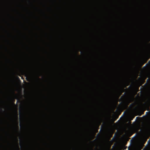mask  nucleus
<instances>
[{
    "instance_id": "1",
    "label": "nucleus",
    "mask_w": 150,
    "mask_h": 150,
    "mask_svg": "<svg viewBox=\"0 0 150 150\" xmlns=\"http://www.w3.org/2000/svg\"><path fill=\"white\" fill-rule=\"evenodd\" d=\"M129 93L127 92H125L124 94L122 96L119 100V101L121 103H125L127 100Z\"/></svg>"
},
{
    "instance_id": "2",
    "label": "nucleus",
    "mask_w": 150,
    "mask_h": 150,
    "mask_svg": "<svg viewBox=\"0 0 150 150\" xmlns=\"http://www.w3.org/2000/svg\"><path fill=\"white\" fill-rule=\"evenodd\" d=\"M132 88V87L131 86H129V87H128V88H129V89H131V88Z\"/></svg>"
},
{
    "instance_id": "3",
    "label": "nucleus",
    "mask_w": 150,
    "mask_h": 150,
    "mask_svg": "<svg viewBox=\"0 0 150 150\" xmlns=\"http://www.w3.org/2000/svg\"><path fill=\"white\" fill-rule=\"evenodd\" d=\"M149 112H146V114L147 115L148 113H149Z\"/></svg>"
},
{
    "instance_id": "4",
    "label": "nucleus",
    "mask_w": 150,
    "mask_h": 150,
    "mask_svg": "<svg viewBox=\"0 0 150 150\" xmlns=\"http://www.w3.org/2000/svg\"><path fill=\"white\" fill-rule=\"evenodd\" d=\"M37 78L39 80H40V79L38 77H37Z\"/></svg>"
},
{
    "instance_id": "5",
    "label": "nucleus",
    "mask_w": 150,
    "mask_h": 150,
    "mask_svg": "<svg viewBox=\"0 0 150 150\" xmlns=\"http://www.w3.org/2000/svg\"><path fill=\"white\" fill-rule=\"evenodd\" d=\"M96 141V139L94 140L92 142H95Z\"/></svg>"
},
{
    "instance_id": "6",
    "label": "nucleus",
    "mask_w": 150,
    "mask_h": 150,
    "mask_svg": "<svg viewBox=\"0 0 150 150\" xmlns=\"http://www.w3.org/2000/svg\"><path fill=\"white\" fill-rule=\"evenodd\" d=\"M118 117H119V116H118H118H117V117H116V119L118 118Z\"/></svg>"
},
{
    "instance_id": "7",
    "label": "nucleus",
    "mask_w": 150,
    "mask_h": 150,
    "mask_svg": "<svg viewBox=\"0 0 150 150\" xmlns=\"http://www.w3.org/2000/svg\"><path fill=\"white\" fill-rule=\"evenodd\" d=\"M150 141V139L148 141V143H149V142Z\"/></svg>"
},
{
    "instance_id": "8",
    "label": "nucleus",
    "mask_w": 150,
    "mask_h": 150,
    "mask_svg": "<svg viewBox=\"0 0 150 150\" xmlns=\"http://www.w3.org/2000/svg\"><path fill=\"white\" fill-rule=\"evenodd\" d=\"M102 131V129H101L100 130V132H101Z\"/></svg>"
},
{
    "instance_id": "9",
    "label": "nucleus",
    "mask_w": 150,
    "mask_h": 150,
    "mask_svg": "<svg viewBox=\"0 0 150 150\" xmlns=\"http://www.w3.org/2000/svg\"><path fill=\"white\" fill-rule=\"evenodd\" d=\"M20 126L21 127V124H20Z\"/></svg>"
},
{
    "instance_id": "10",
    "label": "nucleus",
    "mask_w": 150,
    "mask_h": 150,
    "mask_svg": "<svg viewBox=\"0 0 150 150\" xmlns=\"http://www.w3.org/2000/svg\"><path fill=\"white\" fill-rule=\"evenodd\" d=\"M18 150H19V147L18 146Z\"/></svg>"
},
{
    "instance_id": "11",
    "label": "nucleus",
    "mask_w": 150,
    "mask_h": 150,
    "mask_svg": "<svg viewBox=\"0 0 150 150\" xmlns=\"http://www.w3.org/2000/svg\"><path fill=\"white\" fill-rule=\"evenodd\" d=\"M17 127V128H18V129H19L18 127V126Z\"/></svg>"
},
{
    "instance_id": "12",
    "label": "nucleus",
    "mask_w": 150,
    "mask_h": 150,
    "mask_svg": "<svg viewBox=\"0 0 150 150\" xmlns=\"http://www.w3.org/2000/svg\"><path fill=\"white\" fill-rule=\"evenodd\" d=\"M125 90H127V88H126V89H125Z\"/></svg>"
},
{
    "instance_id": "13",
    "label": "nucleus",
    "mask_w": 150,
    "mask_h": 150,
    "mask_svg": "<svg viewBox=\"0 0 150 150\" xmlns=\"http://www.w3.org/2000/svg\"><path fill=\"white\" fill-rule=\"evenodd\" d=\"M16 117H17V118H18V117L17 116H16Z\"/></svg>"
},
{
    "instance_id": "14",
    "label": "nucleus",
    "mask_w": 150,
    "mask_h": 150,
    "mask_svg": "<svg viewBox=\"0 0 150 150\" xmlns=\"http://www.w3.org/2000/svg\"><path fill=\"white\" fill-rule=\"evenodd\" d=\"M21 79H23V77H21Z\"/></svg>"
},
{
    "instance_id": "15",
    "label": "nucleus",
    "mask_w": 150,
    "mask_h": 150,
    "mask_svg": "<svg viewBox=\"0 0 150 150\" xmlns=\"http://www.w3.org/2000/svg\"><path fill=\"white\" fill-rule=\"evenodd\" d=\"M17 78H18V79H19V77H17Z\"/></svg>"
},
{
    "instance_id": "16",
    "label": "nucleus",
    "mask_w": 150,
    "mask_h": 150,
    "mask_svg": "<svg viewBox=\"0 0 150 150\" xmlns=\"http://www.w3.org/2000/svg\"><path fill=\"white\" fill-rule=\"evenodd\" d=\"M99 134V133L98 134H98Z\"/></svg>"
},
{
    "instance_id": "17",
    "label": "nucleus",
    "mask_w": 150,
    "mask_h": 150,
    "mask_svg": "<svg viewBox=\"0 0 150 150\" xmlns=\"http://www.w3.org/2000/svg\"><path fill=\"white\" fill-rule=\"evenodd\" d=\"M82 52H81V54H82Z\"/></svg>"
},
{
    "instance_id": "18",
    "label": "nucleus",
    "mask_w": 150,
    "mask_h": 150,
    "mask_svg": "<svg viewBox=\"0 0 150 150\" xmlns=\"http://www.w3.org/2000/svg\"><path fill=\"white\" fill-rule=\"evenodd\" d=\"M132 105V104H131L130 105Z\"/></svg>"
},
{
    "instance_id": "19",
    "label": "nucleus",
    "mask_w": 150,
    "mask_h": 150,
    "mask_svg": "<svg viewBox=\"0 0 150 150\" xmlns=\"http://www.w3.org/2000/svg\"><path fill=\"white\" fill-rule=\"evenodd\" d=\"M138 117H137L136 118H137Z\"/></svg>"
}]
</instances>
